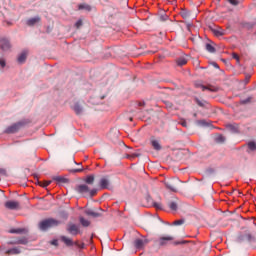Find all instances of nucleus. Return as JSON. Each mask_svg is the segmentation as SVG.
Returning a JSON list of instances; mask_svg holds the SVG:
<instances>
[{"mask_svg":"<svg viewBox=\"0 0 256 256\" xmlns=\"http://www.w3.org/2000/svg\"><path fill=\"white\" fill-rule=\"evenodd\" d=\"M61 225V221L54 219V218H48L45 220H42L38 227L40 231H47V229H51V227H59Z\"/></svg>","mask_w":256,"mask_h":256,"instance_id":"obj_1","label":"nucleus"},{"mask_svg":"<svg viewBox=\"0 0 256 256\" xmlns=\"http://www.w3.org/2000/svg\"><path fill=\"white\" fill-rule=\"evenodd\" d=\"M25 125H27V121L21 120L19 122H16V123L8 126L5 129L4 133H8V134L17 133V131H19V129H21V127H25Z\"/></svg>","mask_w":256,"mask_h":256,"instance_id":"obj_2","label":"nucleus"},{"mask_svg":"<svg viewBox=\"0 0 256 256\" xmlns=\"http://www.w3.org/2000/svg\"><path fill=\"white\" fill-rule=\"evenodd\" d=\"M195 87H197V89H202V91H210L211 93H217V91H219V88L215 86H205L201 83H195Z\"/></svg>","mask_w":256,"mask_h":256,"instance_id":"obj_3","label":"nucleus"},{"mask_svg":"<svg viewBox=\"0 0 256 256\" xmlns=\"http://www.w3.org/2000/svg\"><path fill=\"white\" fill-rule=\"evenodd\" d=\"M66 231H68L70 235H81V230L76 224H68Z\"/></svg>","mask_w":256,"mask_h":256,"instance_id":"obj_4","label":"nucleus"},{"mask_svg":"<svg viewBox=\"0 0 256 256\" xmlns=\"http://www.w3.org/2000/svg\"><path fill=\"white\" fill-rule=\"evenodd\" d=\"M0 49L2 51H9L11 49V42L7 38H0Z\"/></svg>","mask_w":256,"mask_h":256,"instance_id":"obj_5","label":"nucleus"},{"mask_svg":"<svg viewBox=\"0 0 256 256\" xmlns=\"http://www.w3.org/2000/svg\"><path fill=\"white\" fill-rule=\"evenodd\" d=\"M147 243H149V240L147 238H138L134 241V246L136 247V249H143L145 245H147Z\"/></svg>","mask_w":256,"mask_h":256,"instance_id":"obj_6","label":"nucleus"},{"mask_svg":"<svg viewBox=\"0 0 256 256\" xmlns=\"http://www.w3.org/2000/svg\"><path fill=\"white\" fill-rule=\"evenodd\" d=\"M5 207L6 209H10L13 211V210L19 209L20 204L18 201H7L5 203Z\"/></svg>","mask_w":256,"mask_h":256,"instance_id":"obj_7","label":"nucleus"},{"mask_svg":"<svg viewBox=\"0 0 256 256\" xmlns=\"http://www.w3.org/2000/svg\"><path fill=\"white\" fill-rule=\"evenodd\" d=\"M173 239L174 238L172 236H163L159 238L158 243L164 247L165 245H169V242L173 241Z\"/></svg>","mask_w":256,"mask_h":256,"instance_id":"obj_8","label":"nucleus"},{"mask_svg":"<svg viewBox=\"0 0 256 256\" xmlns=\"http://www.w3.org/2000/svg\"><path fill=\"white\" fill-rule=\"evenodd\" d=\"M60 240L62 243H64L67 247H73L75 245V242L71 238H68L67 236H61Z\"/></svg>","mask_w":256,"mask_h":256,"instance_id":"obj_9","label":"nucleus"},{"mask_svg":"<svg viewBox=\"0 0 256 256\" xmlns=\"http://www.w3.org/2000/svg\"><path fill=\"white\" fill-rule=\"evenodd\" d=\"M39 21H41V17L36 16L34 18H30L26 21V25H28L29 27H33V25H37V23H39Z\"/></svg>","mask_w":256,"mask_h":256,"instance_id":"obj_10","label":"nucleus"},{"mask_svg":"<svg viewBox=\"0 0 256 256\" xmlns=\"http://www.w3.org/2000/svg\"><path fill=\"white\" fill-rule=\"evenodd\" d=\"M77 193H89V186L86 184H80L76 186Z\"/></svg>","mask_w":256,"mask_h":256,"instance_id":"obj_11","label":"nucleus"},{"mask_svg":"<svg viewBox=\"0 0 256 256\" xmlns=\"http://www.w3.org/2000/svg\"><path fill=\"white\" fill-rule=\"evenodd\" d=\"M27 50H24V51H22L20 54H19V56H18V58H17V61H18V63H24L25 61H27Z\"/></svg>","mask_w":256,"mask_h":256,"instance_id":"obj_12","label":"nucleus"},{"mask_svg":"<svg viewBox=\"0 0 256 256\" xmlns=\"http://www.w3.org/2000/svg\"><path fill=\"white\" fill-rule=\"evenodd\" d=\"M226 129L231 131V133H239V125L237 124H227Z\"/></svg>","mask_w":256,"mask_h":256,"instance_id":"obj_13","label":"nucleus"},{"mask_svg":"<svg viewBox=\"0 0 256 256\" xmlns=\"http://www.w3.org/2000/svg\"><path fill=\"white\" fill-rule=\"evenodd\" d=\"M99 185L100 189H109V179L101 178Z\"/></svg>","mask_w":256,"mask_h":256,"instance_id":"obj_14","label":"nucleus"},{"mask_svg":"<svg viewBox=\"0 0 256 256\" xmlns=\"http://www.w3.org/2000/svg\"><path fill=\"white\" fill-rule=\"evenodd\" d=\"M19 253H21V250L18 247H14L6 251L7 255H19Z\"/></svg>","mask_w":256,"mask_h":256,"instance_id":"obj_15","label":"nucleus"},{"mask_svg":"<svg viewBox=\"0 0 256 256\" xmlns=\"http://www.w3.org/2000/svg\"><path fill=\"white\" fill-rule=\"evenodd\" d=\"M76 115H81L83 113V107L80 106L79 103H76L73 107Z\"/></svg>","mask_w":256,"mask_h":256,"instance_id":"obj_16","label":"nucleus"},{"mask_svg":"<svg viewBox=\"0 0 256 256\" xmlns=\"http://www.w3.org/2000/svg\"><path fill=\"white\" fill-rule=\"evenodd\" d=\"M84 181L87 183V185H93V183H95V176L88 175Z\"/></svg>","mask_w":256,"mask_h":256,"instance_id":"obj_17","label":"nucleus"},{"mask_svg":"<svg viewBox=\"0 0 256 256\" xmlns=\"http://www.w3.org/2000/svg\"><path fill=\"white\" fill-rule=\"evenodd\" d=\"M151 145H152L153 149H155L156 151H161V144H159V141L152 140Z\"/></svg>","mask_w":256,"mask_h":256,"instance_id":"obj_18","label":"nucleus"},{"mask_svg":"<svg viewBox=\"0 0 256 256\" xmlns=\"http://www.w3.org/2000/svg\"><path fill=\"white\" fill-rule=\"evenodd\" d=\"M179 67H183V65H187V60L184 57L178 58L176 61Z\"/></svg>","mask_w":256,"mask_h":256,"instance_id":"obj_19","label":"nucleus"},{"mask_svg":"<svg viewBox=\"0 0 256 256\" xmlns=\"http://www.w3.org/2000/svg\"><path fill=\"white\" fill-rule=\"evenodd\" d=\"M79 221L83 227H89V225H91V222H89V220H87L83 217H80Z\"/></svg>","mask_w":256,"mask_h":256,"instance_id":"obj_20","label":"nucleus"},{"mask_svg":"<svg viewBox=\"0 0 256 256\" xmlns=\"http://www.w3.org/2000/svg\"><path fill=\"white\" fill-rule=\"evenodd\" d=\"M78 9L81 10H85V11H91V6L88 4H79Z\"/></svg>","mask_w":256,"mask_h":256,"instance_id":"obj_21","label":"nucleus"},{"mask_svg":"<svg viewBox=\"0 0 256 256\" xmlns=\"http://www.w3.org/2000/svg\"><path fill=\"white\" fill-rule=\"evenodd\" d=\"M206 51H208V53H215V47H213V45H211L210 43H207Z\"/></svg>","mask_w":256,"mask_h":256,"instance_id":"obj_22","label":"nucleus"},{"mask_svg":"<svg viewBox=\"0 0 256 256\" xmlns=\"http://www.w3.org/2000/svg\"><path fill=\"white\" fill-rule=\"evenodd\" d=\"M54 181H57V183H65L67 180L66 178H63L61 176H56L53 178Z\"/></svg>","mask_w":256,"mask_h":256,"instance_id":"obj_23","label":"nucleus"},{"mask_svg":"<svg viewBox=\"0 0 256 256\" xmlns=\"http://www.w3.org/2000/svg\"><path fill=\"white\" fill-rule=\"evenodd\" d=\"M180 15L183 19H187V17H189V11L182 9Z\"/></svg>","mask_w":256,"mask_h":256,"instance_id":"obj_24","label":"nucleus"},{"mask_svg":"<svg viewBox=\"0 0 256 256\" xmlns=\"http://www.w3.org/2000/svg\"><path fill=\"white\" fill-rule=\"evenodd\" d=\"M214 35L216 37H223V35H225V32H223V30H214Z\"/></svg>","mask_w":256,"mask_h":256,"instance_id":"obj_25","label":"nucleus"},{"mask_svg":"<svg viewBox=\"0 0 256 256\" xmlns=\"http://www.w3.org/2000/svg\"><path fill=\"white\" fill-rule=\"evenodd\" d=\"M7 66V62L5 61V58H0V70L5 69Z\"/></svg>","mask_w":256,"mask_h":256,"instance_id":"obj_26","label":"nucleus"},{"mask_svg":"<svg viewBox=\"0 0 256 256\" xmlns=\"http://www.w3.org/2000/svg\"><path fill=\"white\" fill-rule=\"evenodd\" d=\"M217 143H225V136L224 135H218L216 137Z\"/></svg>","mask_w":256,"mask_h":256,"instance_id":"obj_27","label":"nucleus"},{"mask_svg":"<svg viewBox=\"0 0 256 256\" xmlns=\"http://www.w3.org/2000/svg\"><path fill=\"white\" fill-rule=\"evenodd\" d=\"M248 149H250V151H256V144H255V142H249L248 143Z\"/></svg>","mask_w":256,"mask_h":256,"instance_id":"obj_28","label":"nucleus"},{"mask_svg":"<svg viewBox=\"0 0 256 256\" xmlns=\"http://www.w3.org/2000/svg\"><path fill=\"white\" fill-rule=\"evenodd\" d=\"M16 243L18 245H27L28 240H27V238H22V239H19Z\"/></svg>","mask_w":256,"mask_h":256,"instance_id":"obj_29","label":"nucleus"},{"mask_svg":"<svg viewBox=\"0 0 256 256\" xmlns=\"http://www.w3.org/2000/svg\"><path fill=\"white\" fill-rule=\"evenodd\" d=\"M183 223H185V219H180V220H176L172 223V225L174 226H179V225H183Z\"/></svg>","mask_w":256,"mask_h":256,"instance_id":"obj_30","label":"nucleus"},{"mask_svg":"<svg viewBox=\"0 0 256 256\" xmlns=\"http://www.w3.org/2000/svg\"><path fill=\"white\" fill-rule=\"evenodd\" d=\"M169 208H170L172 211H177V203H175V202H170V203H169Z\"/></svg>","mask_w":256,"mask_h":256,"instance_id":"obj_31","label":"nucleus"},{"mask_svg":"<svg viewBox=\"0 0 256 256\" xmlns=\"http://www.w3.org/2000/svg\"><path fill=\"white\" fill-rule=\"evenodd\" d=\"M195 102L197 105H199V107H205V103H207L206 101H201L198 98L195 99Z\"/></svg>","mask_w":256,"mask_h":256,"instance_id":"obj_32","label":"nucleus"},{"mask_svg":"<svg viewBox=\"0 0 256 256\" xmlns=\"http://www.w3.org/2000/svg\"><path fill=\"white\" fill-rule=\"evenodd\" d=\"M86 213L88 215H90L91 217H99V213L93 212L92 210H88V211H86Z\"/></svg>","mask_w":256,"mask_h":256,"instance_id":"obj_33","label":"nucleus"},{"mask_svg":"<svg viewBox=\"0 0 256 256\" xmlns=\"http://www.w3.org/2000/svg\"><path fill=\"white\" fill-rule=\"evenodd\" d=\"M25 230L24 229H21V228H18V229H11L9 230V233H23Z\"/></svg>","mask_w":256,"mask_h":256,"instance_id":"obj_34","label":"nucleus"},{"mask_svg":"<svg viewBox=\"0 0 256 256\" xmlns=\"http://www.w3.org/2000/svg\"><path fill=\"white\" fill-rule=\"evenodd\" d=\"M167 189H170V191H173V193H177V189L173 186H171L169 183L165 184Z\"/></svg>","mask_w":256,"mask_h":256,"instance_id":"obj_35","label":"nucleus"},{"mask_svg":"<svg viewBox=\"0 0 256 256\" xmlns=\"http://www.w3.org/2000/svg\"><path fill=\"white\" fill-rule=\"evenodd\" d=\"M153 207H155V209H159L160 211L163 209V206L161 205V203H157V202L153 203Z\"/></svg>","mask_w":256,"mask_h":256,"instance_id":"obj_36","label":"nucleus"},{"mask_svg":"<svg viewBox=\"0 0 256 256\" xmlns=\"http://www.w3.org/2000/svg\"><path fill=\"white\" fill-rule=\"evenodd\" d=\"M135 157H139V154L133 153V154H128L127 159H135Z\"/></svg>","mask_w":256,"mask_h":256,"instance_id":"obj_37","label":"nucleus"},{"mask_svg":"<svg viewBox=\"0 0 256 256\" xmlns=\"http://www.w3.org/2000/svg\"><path fill=\"white\" fill-rule=\"evenodd\" d=\"M228 2L230 3V5H234L236 7V5H239V0H228Z\"/></svg>","mask_w":256,"mask_h":256,"instance_id":"obj_38","label":"nucleus"},{"mask_svg":"<svg viewBox=\"0 0 256 256\" xmlns=\"http://www.w3.org/2000/svg\"><path fill=\"white\" fill-rule=\"evenodd\" d=\"M74 245H76V247H79V249H85V244H79V242H74Z\"/></svg>","mask_w":256,"mask_h":256,"instance_id":"obj_39","label":"nucleus"},{"mask_svg":"<svg viewBox=\"0 0 256 256\" xmlns=\"http://www.w3.org/2000/svg\"><path fill=\"white\" fill-rule=\"evenodd\" d=\"M250 102H251V97L241 100L242 105H247V103H250Z\"/></svg>","mask_w":256,"mask_h":256,"instance_id":"obj_40","label":"nucleus"},{"mask_svg":"<svg viewBox=\"0 0 256 256\" xmlns=\"http://www.w3.org/2000/svg\"><path fill=\"white\" fill-rule=\"evenodd\" d=\"M81 25H83V21H81V20H78V21L75 23V27H76L77 29H79V27H81Z\"/></svg>","mask_w":256,"mask_h":256,"instance_id":"obj_41","label":"nucleus"},{"mask_svg":"<svg viewBox=\"0 0 256 256\" xmlns=\"http://www.w3.org/2000/svg\"><path fill=\"white\" fill-rule=\"evenodd\" d=\"M179 123L182 127H187V121H185V119H181Z\"/></svg>","mask_w":256,"mask_h":256,"instance_id":"obj_42","label":"nucleus"},{"mask_svg":"<svg viewBox=\"0 0 256 256\" xmlns=\"http://www.w3.org/2000/svg\"><path fill=\"white\" fill-rule=\"evenodd\" d=\"M185 243H187V240H184V241H181V242L176 241V242H174V245H185Z\"/></svg>","mask_w":256,"mask_h":256,"instance_id":"obj_43","label":"nucleus"},{"mask_svg":"<svg viewBox=\"0 0 256 256\" xmlns=\"http://www.w3.org/2000/svg\"><path fill=\"white\" fill-rule=\"evenodd\" d=\"M247 241H253V236L251 234H246Z\"/></svg>","mask_w":256,"mask_h":256,"instance_id":"obj_44","label":"nucleus"},{"mask_svg":"<svg viewBox=\"0 0 256 256\" xmlns=\"http://www.w3.org/2000/svg\"><path fill=\"white\" fill-rule=\"evenodd\" d=\"M233 59H236V61H239V55L237 53L232 54Z\"/></svg>","mask_w":256,"mask_h":256,"instance_id":"obj_45","label":"nucleus"},{"mask_svg":"<svg viewBox=\"0 0 256 256\" xmlns=\"http://www.w3.org/2000/svg\"><path fill=\"white\" fill-rule=\"evenodd\" d=\"M199 123H200V125H203L204 127L209 125V123H207V121H205V120H201Z\"/></svg>","mask_w":256,"mask_h":256,"instance_id":"obj_46","label":"nucleus"},{"mask_svg":"<svg viewBox=\"0 0 256 256\" xmlns=\"http://www.w3.org/2000/svg\"><path fill=\"white\" fill-rule=\"evenodd\" d=\"M96 194H97V190L92 189V190L90 191L91 197H93V196L96 195Z\"/></svg>","mask_w":256,"mask_h":256,"instance_id":"obj_47","label":"nucleus"},{"mask_svg":"<svg viewBox=\"0 0 256 256\" xmlns=\"http://www.w3.org/2000/svg\"><path fill=\"white\" fill-rule=\"evenodd\" d=\"M49 185H51V181H47L45 182L42 187H49Z\"/></svg>","mask_w":256,"mask_h":256,"instance_id":"obj_48","label":"nucleus"},{"mask_svg":"<svg viewBox=\"0 0 256 256\" xmlns=\"http://www.w3.org/2000/svg\"><path fill=\"white\" fill-rule=\"evenodd\" d=\"M82 171H83V168H81V169H74L73 173H81Z\"/></svg>","mask_w":256,"mask_h":256,"instance_id":"obj_49","label":"nucleus"},{"mask_svg":"<svg viewBox=\"0 0 256 256\" xmlns=\"http://www.w3.org/2000/svg\"><path fill=\"white\" fill-rule=\"evenodd\" d=\"M52 245H57V240H53Z\"/></svg>","mask_w":256,"mask_h":256,"instance_id":"obj_50","label":"nucleus"},{"mask_svg":"<svg viewBox=\"0 0 256 256\" xmlns=\"http://www.w3.org/2000/svg\"><path fill=\"white\" fill-rule=\"evenodd\" d=\"M139 105H140V107H143V105H145V103H141V102H140Z\"/></svg>","mask_w":256,"mask_h":256,"instance_id":"obj_51","label":"nucleus"},{"mask_svg":"<svg viewBox=\"0 0 256 256\" xmlns=\"http://www.w3.org/2000/svg\"><path fill=\"white\" fill-rule=\"evenodd\" d=\"M214 66H215L216 68H219V65H217V64H215Z\"/></svg>","mask_w":256,"mask_h":256,"instance_id":"obj_52","label":"nucleus"},{"mask_svg":"<svg viewBox=\"0 0 256 256\" xmlns=\"http://www.w3.org/2000/svg\"><path fill=\"white\" fill-rule=\"evenodd\" d=\"M130 121H133V118H130Z\"/></svg>","mask_w":256,"mask_h":256,"instance_id":"obj_53","label":"nucleus"}]
</instances>
